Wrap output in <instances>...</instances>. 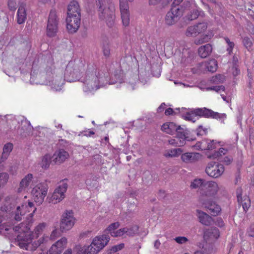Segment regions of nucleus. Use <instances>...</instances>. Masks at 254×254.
I'll return each instance as SVG.
<instances>
[{"label": "nucleus", "instance_id": "nucleus-59", "mask_svg": "<svg viewBox=\"0 0 254 254\" xmlns=\"http://www.w3.org/2000/svg\"><path fill=\"white\" fill-rule=\"evenodd\" d=\"M64 80L62 77L60 78V81H58V83H57V79L55 80V87L56 88V86H57V87H61L64 84Z\"/></svg>", "mask_w": 254, "mask_h": 254}, {"label": "nucleus", "instance_id": "nucleus-15", "mask_svg": "<svg viewBox=\"0 0 254 254\" xmlns=\"http://www.w3.org/2000/svg\"><path fill=\"white\" fill-rule=\"evenodd\" d=\"M36 210V208L34 207L33 203L29 201L27 204L25 203L21 205V206H17L14 218L16 221H20L21 219V216L24 215L27 211L30 212L32 210V212L29 214L30 217H32Z\"/></svg>", "mask_w": 254, "mask_h": 254}, {"label": "nucleus", "instance_id": "nucleus-25", "mask_svg": "<svg viewBox=\"0 0 254 254\" xmlns=\"http://www.w3.org/2000/svg\"><path fill=\"white\" fill-rule=\"evenodd\" d=\"M27 18V12L25 5L21 4L18 8L16 14V21L18 24L24 23Z\"/></svg>", "mask_w": 254, "mask_h": 254}, {"label": "nucleus", "instance_id": "nucleus-26", "mask_svg": "<svg viewBox=\"0 0 254 254\" xmlns=\"http://www.w3.org/2000/svg\"><path fill=\"white\" fill-rule=\"evenodd\" d=\"M208 22L206 20H204L201 22H198L196 24L193 26L191 32V35L201 34L205 31L208 27Z\"/></svg>", "mask_w": 254, "mask_h": 254}, {"label": "nucleus", "instance_id": "nucleus-14", "mask_svg": "<svg viewBox=\"0 0 254 254\" xmlns=\"http://www.w3.org/2000/svg\"><path fill=\"white\" fill-rule=\"evenodd\" d=\"M179 12V10L176 8V6H171L170 9L167 12L165 17V24L169 26L175 24L181 17Z\"/></svg>", "mask_w": 254, "mask_h": 254}, {"label": "nucleus", "instance_id": "nucleus-41", "mask_svg": "<svg viewBox=\"0 0 254 254\" xmlns=\"http://www.w3.org/2000/svg\"><path fill=\"white\" fill-rule=\"evenodd\" d=\"M212 49H198V53L201 58H205L212 52Z\"/></svg>", "mask_w": 254, "mask_h": 254}, {"label": "nucleus", "instance_id": "nucleus-7", "mask_svg": "<svg viewBox=\"0 0 254 254\" xmlns=\"http://www.w3.org/2000/svg\"><path fill=\"white\" fill-rule=\"evenodd\" d=\"M48 186L46 182L38 184L32 190V195L34 201L41 204L47 194Z\"/></svg>", "mask_w": 254, "mask_h": 254}, {"label": "nucleus", "instance_id": "nucleus-38", "mask_svg": "<svg viewBox=\"0 0 254 254\" xmlns=\"http://www.w3.org/2000/svg\"><path fill=\"white\" fill-rule=\"evenodd\" d=\"M120 226V224L119 222H114L111 224L105 230V234L108 235V233H110L112 236V233L115 232L116 230L118 229Z\"/></svg>", "mask_w": 254, "mask_h": 254}, {"label": "nucleus", "instance_id": "nucleus-11", "mask_svg": "<svg viewBox=\"0 0 254 254\" xmlns=\"http://www.w3.org/2000/svg\"><path fill=\"white\" fill-rule=\"evenodd\" d=\"M179 10L180 15L181 17L187 14V15L183 17L181 21L182 26H187L190 23V1H185L181 5L176 6Z\"/></svg>", "mask_w": 254, "mask_h": 254}, {"label": "nucleus", "instance_id": "nucleus-51", "mask_svg": "<svg viewBox=\"0 0 254 254\" xmlns=\"http://www.w3.org/2000/svg\"><path fill=\"white\" fill-rule=\"evenodd\" d=\"M125 245L123 243L120 244L119 245H117L113 246L111 249V251L113 253H116L118 251H120L124 248Z\"/></svg>", "mask_w": 254, "mask_h": 254}, {"label": "nucleus", "instance_id": "nucleus-49", "mask_svg": "<svg viewBox=\"0 0 254 254\" xmlns=\"http://www.w3.org/2000/svg\"><path fill=\"white\" fill-rule=\"evenodd\" d=\"M243 42L245 48H251L253 45L252 39L247 37L243 39Z\"/></svg>", "mask_w": 254, "mask_h": 254}, {"label": "nucleus", "instance_id": "nucleus-39", "mask_svg": "<svg viewBox=\"0 0 254 254\" xmlns=\"http://www.w3.org/2000/svg\"><path fill=\"white\" fill-rule=\"evenodd\" d=\"M214 34L212 30H208V32L205 35H203V38L201 39H199L198 41H195V42L198 44H201L204 42H208L209 40H210L214 36Z\"/></svg>", "mask_w": 254, "mask_h": 254}, {"label": "nucleus", "instance_id": "nucleus-4", "mask_svg": "<svg viewBox=\"0 0 254 254\" xmlns=\"http://www.w3.org/2000/svg\"><path fill=\"white\" fill-rule=\"evenodd\" d=\"M201 117L219 120L224 123L226 119V115L214 112L205 107L191 109V122L194 123L197 119Z\"/></svg>", "mask_w": 254, "mask_h": 254}, {"label": "nucleus", "instance_id": "nucleus-57", "mask_svg": "<svg viewBox=\"0 0 254 254\" xmlns=\"http://www.w3.org/2000/svg\"><path fill=\"white\" fill-rule=\"evenodd\" d=\"M232 72L234 76H236L240 74V70L237 67V66L235 65L232 68Z\"/></svg>", "mask_w": 254, "mask_h": 254}, {"label": "nucleus", "instance_id": "nucleus-24", "mask_svg": "<svg viewBox=\"0 0 254 254\" xmlns=\"http://www.w3.org/2000/svg\"><path fill=\"white\" fill-rule=\"evenodd\" d=\"M69 157V154L64 149H59L56 151L53 156V160L56 163H61Z\"/></svg>", "mask_w": 254, "mask_h": 254}, {"label": "nucleus", "instance_id": "nucleus-3", "mask_svg": "<svg viewBox=\"0 0 254 254\" xmlns=\"http://www.w3.org/2000/svg\"><path fill=\"white\" fill-rule=\"evenodd\" d=\"M96 2L99 6L100 18L106 20L108 26L112 27L115 18V7L111 0H96Z\"/></svg>", "mask_w": 254, "mask_h": 254}, {"label": "nucleus", "instance_id": "nucleus-9", "mask_svg": "<svg viewBox=\"0 0 254 254\" xmlns=\"http://www.w3.org/2000/svg\"><path fill=\"white\" fill-rule=\"evenodd\" d=\"M75 219L72 210H66L62 215L60 230L62 232H66L71 229L74 226Z\"/></svg>", "mask_w": 254, "mask_h": 254}, {"label": "nucleus", "instance_id": "nucleus-10", "mask_svg": "<svg viewBox=\"0 0 254 254\" xmlns=\"http://www.w3.org/2000/svg\"><path fill=\"white\" fill-rule=\"evenodd\" d=\"M224 167L221 164L211 162L205 169L206 173L211 177L217 178L221 176L224 172Z\"/></svg>", "mask_w": 254, "mask_h": 254}, {"label": "nucleus", "instance_id": "nucleus-47", "mask_svg": "<svg viewBox=\"0 0 254 254\" xmlns=\"http://www.w3.org/2000/svg\"><path fill=\"white\" fill-rule=\"evenodd\" d=\"M206 89L207 91L214 90L217 92H218L219 91H224L225 87L223 85L213 86L207 87Z\"/></svg>", "mask_w": 254, "mask_h": 254}, {"label": "nucleus", "instance_id": "nucleus-53", "mask_svg": "<svg viewBox=\"0 0 254 254\" xmlns=\"http://www.w3.org/2000/svg\"><path fill=\"white\" fill-rule=\"evenodd\" d=\"M215 224L220 228H223L225 226L224 221L221 218H218L215 222Z\"/></svg>", "mask_w": 254, "mask_h": 254}, {"label": "nucleus", "instance_id": "nucleus-21", "mask_svg": "<svg viewBox=\"0 0 254 254\" xmlns=\"http://www.w3.org/2000/svg\"><path fill=\"white\" fill-rule=\"evenodd\" d=\"M180 113L183 118L185 120L190 121V114L186 108H182L181 111L180 108H176L175 110L171 108L167 109L165 111V114L166 116L176 115L178 113Z\"/></svg>", "mask_w": 254, "mask_h": 254}, {"label": "nucleus", "instance_id": "nucleus-55", "mask_svg": "<svg viewBox=\"0 0 254 254\" xmlns=\"http://www.w3.org/2000/svg\"><path fill=\"white\" fill-rule=\"evenodd\" d=\"M242 189L241 188H239L236 190V194L238 201L241 200V199L243 197V196H242Z\"/></svg>", "mask_w": 254, "mask_h": 254}, {"label": "nucleus", "instance_id": "nucleus-43", "mask_svg": "<svg viewBox=\"0 0 254 254\" xmlns=\"http://www.w3.org/2000/svg\"><path fill=\"white\" fill-rule=\"evenodd\" d=\"M51 156L49 154L45 155L42 159L41 165L43 168H48L51 163Z\"/></svg>", "mask_w": 254, "mask_h": 254}, {"label": "nucleus", "instance_id": "nucleus-58", "mask_svg": "<svg viewBox=\"0 0 254 254\" xmlns=\"http://www.w3.org/2000/svg\"><path fill=\"white\" fill-rule=\"evenodd\" d=\"M88 247H84L81 249L77 253V254H88Z\"/></svg>", "mask_w": 254, "mask_h": 254}, {"label": "nucleus", "instance_id": "nucleus-1", "mask_svg": "<svg viewBox=\"0 0 254 254\" xmlns=\"http://www.w3.org/2000/svg\"><path fill=\"white\" fill-rule=\"evenodd\" d=\"M45 222L39 223L34 229V231L29 232L30 228L26 223H21L13 227L15 232L19 233L17 236V242L19 247L27 251H34L42 244L48 241L49 237L43 236L39 240H36L46 228Z\"/></svg>", "mask_w": 254, "mask_h": 254}, {"label": "nucleus", "instance_id": "nucleus-6", "mask_svg": "<svg viewBox=\"0 0 254 254\" xmlns=\"http://www.w3.org/2000/svg\"><path fill=\"white\" fill-rule=\"evenodd\" d=\"M85 61L81 59H76L70 61L65 69V74H69L73 78H77L84 71Z\"/></svg>", "mask_w": 254, "mask_h": 254}, {"label": "nucleus", "instance_id": "nucleus-13", "mask_svg": "<svg viewBox=\"0 0 254 254\" xmlns=\"http://www.w3.org/2000/svg\"><path fill=\"white\" fill-rule=\"evenodd\" d=\"M81 15H67L66 21V28L69 33H73L77 31L80 25Z\"/></svg>", "mask_w": 254, "mask_h": 254}, {"label": "nucleus", "instance_id": "nucleus-64", "mask_svg": "<svg viewBox=\"0 0 254 254\" xmlns=\"http://www.w3.org/2000/svg\"><path fill=\"white\" fill-rule=\"evenodd\" d=\"M103 54H104V55L105 57H109L110 54V49H104V50H103Z\"/></svg>", "mask_w": 254, "mask_h": 254}, {"label": "nucleus", "instance_id": "nucleus-17", "mask_svg": "<svg viewBox=\"0 0 254 254\" xmlns=\"http://www.w3.org/2000/svg\"><path fill=\"white\" fill-rule=\"evenodd\" d=\"M202 204L212 216H218L221 212L220 206L212 200H205Z\"/></svg>", "mask_w": 254, "mask_h": 254}, {"label": "nucleus", "instance_id": "nucleus-60", "mask_svg": "<svg viewBox=\"0 0 254 254\" xmlns=\"http://www.w3.org/2000/svg\"><path fill=\"white\" fill-rule=\"evenodd\" d=\"M224 39L226 42L227 43L228 46L229 47V48H234V47L235 46L234 42H231L230 40L227 37L224 38Z\"/></svg>", "mask_w": 254, "mask_h": 254}, {"label": "nucleus", "instance_id": "nucleus-16", "mask_svg": "<svg viewBox=\"0 0 254 254\" xmlns=\"http://www.w3.org/2000/svg\"><path fill=\"white\" fill-rule=\"evenodd\" d=\"M67 188V184L63 182L54 190L51 197V201L53 203H57L62 200L64 198V193L66 192Z\"/></svg>", "mask_w": 254, "mask_h": 254}, {"label": "nucleus", "instance_id": "nucleus-62", "mask_svg": "<svg viewBox=\"0 0 254 254\" xmlns=\"http://www.w3.org/2000/svg\"><path fill=\"white\" fill-rule=\"evenodd\" d=\"M183 0H175L171 4V6H177L183 1Z\"/></svg>", "mask_w": 254, "mask_h": 254}, {"label": "nucleus", "instance_id": "nucleus-2", "mask_svg": "<svg viewBox=\"0 0 254 254\" xmlns=\"http://www.w3.org/2000/svg\"><path fill=\"white\" fill-rule=\"evenodd\" d=\"M107 76L108 70L105 66L97 68L94 64H89L85 76L81 78L84 91L91 92L99 89L100 83Z\"/></svg>", "mask_w": 254, "mask_h": 254}, {"label": "nucleus", "instance_id": "nucleus-33", "mask_svg": "<svg viewBox=\"0 0 254 254\" xmlns=\"http://www.w3.org/2000/svg\"><path fill=\"white\" fill-rule=\"evenodd\" d=\"M209 129L210 127H209L200 125L193 131V132L197 135V136H202L206 135L208 134Z\"/></svg>", "mask_w": 254, "mask_h": 254}, {"label": "nucleus", "instance_id": "nucleus-35", "mask_svg": "<svg viewBox=\"0 0 254 254\" xmlns=\"http://www.w3.org/2000/svg\"><path fill=\"white\" fill-rule=\"evenodd\" d=\"M21 128L23 133H28L32 130V127L30 122L27 120H22L21 121Z\"/></svg>", "mask_w": 254, "mask_h": 254}, {"label": "nucleus", "instance_id": "nucleus-42", "mask_svg": "<svg viewBox=\"0 0 254 254\" xmlns=\"http://www.w3.org/2000/svg\"><path fill=\"white\" fill-rule=\"evenodd\" d=\"M204 182L203 180L202 179H195L193 180L192 182H191V188L196 189L199 188V190L202 188V186H203Z\"/></svg>", "mask_w": 254, "mask_h": 254}, {"label": "nucleus", "instance_id": "nucleus-44", "mask_svg": "<svg viewBox=\"0 0 254 254\" xmlns=\"http://www.w3.org/2000/svg\"><path fill=\"white\" fill-rule=\"evenodd\" d=\"M126 230L125 227L121 228L119 230L115 231V232L112 233V236L114 237H118L123 236L124 235L126 234Z\"/></svg>", "mask_w": 254, "mask_h": 254}, {"label": "nucleus", "instance_id": "nucleus-27", "mask_svg": "<svg viewBox=\"0 0 254 254\" xmlns=\"http://www.w3.org/2000/svg\"><path fill=\"white\" fill-rule=\"evenodd\" d=\"M199 67H205L207 71L213 73L216 71L218 68V63L216 60L212 59L207 62L199 64Z\"/></svg>", "mask_w": 254, "mask_h": 254}, {"label": "nucleus", "instance_id": "nucleus-32", "mask_svg": "<svg viewBox=\"0 0 254 254\" xmlns=\"http://www.w3.org/2000/svg\"><path fill=\"white\" fill-rule=\"evenodd\" d=\"M238 202L240 205L242 206L245 212H247L251 206V200L249 197L246 195H244L241 200L238 201Z\"/></svg>", "mask_w": 254, "mask_h": 254}, {"label": "nucleus", "instance_id": "nucleus-30", "mask_svg": "<svg viewBox=\"0 0 254 254\" xmlns=\"http://www.w3.org/2000/svg\"><path fill=\"white\" fill-rule=\"evenodd\" d=\"M198 217L199 222L206 226L210 225L213 221L212 218L207 213L197 210Z\"/></svg>", "mask_w": 254, "mask_h": 254}, {"label": "nucleus", "instance_id": "nucleus-29", "mask_svg": "<svg viewBox=\"0 0 254 254\" xmlns=\"http://www.w3.org/2000/svg\"><path fill=\"white\" fill-rule=\"evenodd\" d=\"M13 145L11 143H7L4 145L1 156L0 158V164L4 162L8 157L10 153L13 149Z\"/></svg>", "mask_w": 254, "mask_h": 254}, {"label": "nucleus", "instance_id": "nucleus-50", "mask_svg": "<svg viewBox=\"0 0 254 254\" xmlns=\"http://www.w3.org/2000/svg\"><path fill=\"white\" fill-rule=\"evenodd\" d=\"M174 240L179 244H184L189 241V240L185 237H176Z\"/></svg>", "mask_w": 254, "mask_h": 254}, {"label": "nucleus", "instance_id": "nucleus-52", "mask_svg": "<svg viewBox=\"0 0 254 254\" xmlns=\"http://www.w3.org/2000/svg\"><path fill=\"white\" fill-rule=\"evenodd\" d=\"M202 155L199 153L191 152V160L197 161L201 159Z\"/></svg>", "mask_w": 254, "mask_h": 254}, {"label": "nucleus", "instance_id": "nucleus-56", "mask_svg": "<svg viewBox=\"0 0 254 254\" xmlns=\"http://www.w3.org/2000/svg\"><path fill=\"white\" fill-rule=\"evenodd\" d=\"M233 161V158L232 156H226L224 157L223 162L227 165H230Z\"/></svg>", "mask_w": 254, "mask_h": 254}, {"label": "nucleus", "instance_id": "nucleus-46", "mask_svg": "<svg viewBox=\"0 0 254 254\" xmlns=\"http://www.w3.org/2000/svg\"><path fill=\"white\" fill-rule=\"evenodd\" d=\"M7 5L10 10L14 11L17 7V0H8Z\"/></svg>", "mask_w": 254, "mask_h": 254}, {"label": "nucleus", "instance_id": "nucleus-34", "mask_svg": "<svg viewBox=\"0 0 254 254\" xmlns=\"http://www.w3.org/2000/svg\"><path fill=\"white\" fill-rule=\"evenodd\" d=\"M183 152L181 148H175L166 151L164 155L166 157H178Z\"/></svg>", "mask_w": 254, "mask_h": 254}, {"label": "nucleus", "instance_id": "nucleus-12", "mask_svg": "<svg viewBox=\"0 0 254 254\" xmlns=\"http://www.w3.org/2000/svg\"><path fill=\"white\" fill-rule=\"evenodd\" d=\"M219 190L218 185L214 181L205 182L200 190L201 196H212L215 195Z\"/></svg>", "mask_w": 254, "mask_h": 254}, {"label": "nucleus", "instance_id": "nucleus-37", "mask_svg": "<svg viewBox=\"0 0 254 254\" xmlns=\"http://www.w3.org/2000/svg\"><path fill=\"white\" fill-rule=\"evenodd\" d=\"M228 150L224 148H220L218 151H215L211 155H208V158L209 159H215L220 156L225 155L227 153Z\"/></svg>", "mask_w": 254, "mask_h": 254}, {"label": "nucleus", "instance_id": "nucleus-40", "mask_svg": "<svg viewBox=\"0 0 254 254\" xmlns=\"http://www.w3.org/2000/svg\"><path fill=\"white\" fill-rule=\"evenodd\" d=\"M224 80V76L221 74H217L212 76L210 81L211 83L214 84H219L223 82Z\"/></svg>", "mask_w": 254, "mask_h": 254}, {"label": "nucleus", "instance_id": "nucleus-28", "mask_svg": "<svg viewBox=\"0 0 254 254\" xmlns=\"http://www.w3.org/2000/svg\"><path fill=\"white\" fill-rule=\"evenodd\" d=\"M67 13L68 15H81L80 9L77 1L72 0L70 2L68 5Z\"/></svg>", "mask_w": 254, "mask_h": 254}, {"label": "nucleus", "instance_id": "nucleus-36", "mask_svg": "<svg viewBox=\"0 0 254 254\" xmlns=\"http://www.w3.org/2000/svg\"><path fill=\"white\" fill-rule=\"evenodd\" d=\"M126 230V234L129 237H132L138 231V227L137 225H132L129 227H125Z\"/></svg>", "mask_w": 254, "mask_h": 254}, {"label": "nucleus", "instance_id": "nucleus-19", "mask_svg": "<svg viewBox=\"0 0 254 254\" xmlns=\"http://www.w3.org/2000/svg\"><path fill=\"white\" fill-rule=\"evenodd\" d=\"M66 244L67 239L65 237L62 238L51 246L49 254H61L66 247Z\"/></svg>", "mask_w": 254, "mask_h": 254}, {"label": "nucleus", "instance_id": "nucleus-20", "mask_svg": "<svg viewBox=\"0 0 254 254\" xmlns=\"http://www.w3.org/2000/svg\"><path fill=\"white\" fill-rule=\"evenodd\" d=\"M216 141L212 140L209 142H207L206 140L198 142L195 145H191V149L193 150H213L216 148Z\"/></svg>", "mask_w": 254, "mask_h": 254}, {"label": "nucleus", "instance_id": "nucleus-61", "mask_svg": "<svg viewBox=\"0 0 254 254\" xmlns=\"http://www.w3.org/2000/svg\"><path fill=\"white\" fill-rule=\"evenodd\" d=\"M94 134L95 132L92 130L86 131L83 133V135L87 137L91 136L92 135H94Z\"/></svg>", "mask_w": 254, "mask_h": 254}, {"label": "nucleus", "instance_id": "nucleus-63", "mask_svg": "<svg viewBox=\"0 0 254 254\" xmlns=\"http://www.w3.org/2000/svg\"><path fill=\"white\" fill-rule=\"evenodd\" d=\"M161 0H149V2L150 5H155L160 3Z\"/></svg>", "mask_w": 254, "mask_h": 254}, {"label": "nucleus", "instance_id": "nucleus-45", "mask_svg": "<svg viewBox=\"0 0 254 254\" xmlns=\"http://www.w3.org/2000/svg\"><path fill=\"white\" fill-rule=\"evenodd\" d=\"M205 14L201 10H193V13H191V20L193 19H196V18L198 17L199 16L203 17L204 16Z\"/></svg>", "mask_w": 254, "mask_h": 254}, {"label": "nucleus", "instance_id": "nucleus-5", "mask_svg": "<svg viewBox=\"0 0 254 254\" xmlns=\"http://www.w3.org/2000/svg\"><path fill=\"white\" fill-rule=\"evenodd\" d=\"M110 240L109 235L103 234L95 237L91 244L88 246V252L90 254H97L108 243Z\"/></svg>", "mask_w": 254, "mask_h": 254}, {"label": "nucleus", "instance_id": "nucleus-54", "mask_svg": "<svg viewBox=\"0 0 254 254\" xmlns=\"http://www.w3.org/2000/svg\"><path fill=\"white\" fill-rule=\"evenodd\" d=\"M60 236V233L57 229L54 230L50 236V239L52 240H55L57 237Z\"/></svg>", "mask_w": 254, "mask_h": 254}, {"label": "nucleus", "instance_id": "nucleus-8", "mask_svg": "<svg viewBox=\"0 0 254 254\" xmlns=\"http://www.w3.org/2000/svg\"><path fill=\"white\" fill-rule=\"evenodd\" d=\"M59 19L56 11L52 9L50 12L47 26V35L48 37L55 36L58 30Z\"/></svg>", "mask_w": 254, "mask_h": 254}, {"label": "nucleus", "instance_id": "nucleus-31", "mask_svg": "<svg viewBox=\"0 0 254 254\" xmlns=\"http://www.w3.org/2000/svg\"><path fill=\"white\" fill-rule=\"evenodd\" d=\"M209 237L211 239L216 240L220 237V232L219 230L215 228H211L204 232V237Z\"/></svg>", "mask_w": 254, "mask_h": 254}, {"label": "nucleus", "instance_id": "nucleus-48", "mask_svg": "<svg viewBox=\"0 0 254 254\" xmlns=\"http://www.w3.org/2000/svg\"><path fill=\"white\" fill-rule=\"evenodd\" d=\"M181 159L183 162L186 163H189L190 162V153H185L182 155Z\"/></svg>", "mask_w": 254, "mask_h": 254}, {"label": "nucleus", "instance_id": "nucleus-23", "mask_svg": "<svg viewBox=\"0 0 254 254\" xmlns=\"http://www.w3.org/2000/svg\"><path fill=\"white\" fill-rule=\"evenodd\" d=\"M186 138L185 131L178 133L175 138H172L168 140V143L175 146H182L186 143Z\"/></svg>", "mask_w": 254, "mask_h": 254}, {"label": "nucleus", "instance_id": "nucleus-22", "mask_svg": "<svg viewBox=\"0 0 254 254\" xmlns=\"http://www.w3.org/2000/svg\"><path fill=\"white\" fill-rule=\"evenodd\" d=\"M33 179V177L32 174H28L26 175L20 181L17 192L20 193L26 191L28 190L29 186L32 183Z\"/></svg>", "mask_w": 254, "mask_h": 254}, {"label": "nucleus", "instance_id": "nucleus-18", "mask_svg": "<svg viewBox=\"0 0 254 254\" xmlns=\"http://www.w3.org/2000/svg\"><path fill=\"white\" fill-rule=\"evenodd\" d=\"M161 130L169 134H173L175 132L178 133L185 131L180 126H178L173 122L164 123L161 127Z\"/></svg>", "mask_w": 254, "mask_h": 254}]
</instances>
